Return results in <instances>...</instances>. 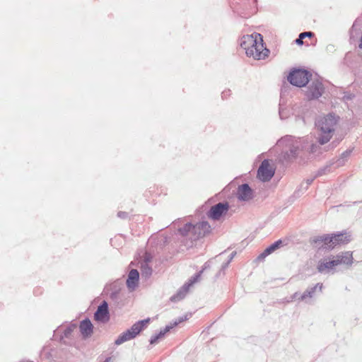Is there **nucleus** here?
Instances as JSON below:
<instances>
[{"label":"nucleus","instance_id":"1","mask_svg":"<svg viewBox=\"0 0 362 362\" xmlns=\"http://www.w3.org/2000/svg\"><path fill=\"white\" fill-rule=\"evenodd\" d=\"M240 44L246 55L255 59H263L269 53V50L264 47L262 36L257 33L243 36Z\"/></svg>","mask_w":362,"mask_h":362},{"label":"nucleus","instance_id":"2","mask_svg":"<svg viewBox=\"0 0 362 362\" xmlns=\"http://www.w3.org/2000/svg\"><path fill=\"white\" fill-rule=\"evenodd\" d=\"M338 118L332 114H329L325 117H320L316 121V127L319 130V143L323 145L327 143L332 138L335 127L337 124Z\"/></svg>","mask_w":362,"mask_h":362},{"label":"nucleus","instance_id":"3","mask_svg":"<svg viewBox=\"0 0 362 362\" xmlns=\"http://www.w3.org/2000/svg\"><path fill=\"white\" fill-rule=\"evenodd\" d=\"M276 146L283 148L282 154L284 159L286 160H291L295 158L298 151L305 148L300 139H295L289 135L280 139L277 141Z\"/></svg>","mask_w":362,"mask_h":362},{"label":"nucleus","instance_id":"4","mask_svg":"<svg viewBox=\"0 0 362 362\" xmlns=\"http://www.w3.org/2000/svg\"><path fill=\"white\" fill-rule=\"evenodd\" d=\"M211 226L206 221H202L196 224L191 223H186L182 228H180L178 231L180 234L188 238L192 242L204 237L209 233Z\"/></svg>","mask_w":362,"mask_h":362},{"label":"nucleus","instance_id":"5","mask_svg":"<svg viewBox=\"0 0 362 362\" xmlns=\"http://www.w3.org/2000/svg\"><path fill=\"white\" fill-rule=\"evenodd\" d=\"M151 319L146 318L143 320H139L134 323L130 329L126 330L119 335L115 340V344L117 346L134 339L142 330H144L149 323Z\"/></svg>","mask_w":362,"mask_h":362},{"label":"nucleus","instance_id":"6","mask_svg":"<svg viewBox=\"0 0 362 362\" xmlns=\"http://www.w3.org/2000/svg\"><path fill=\"white\" fill-rule=\"evenodd\" d=\"M311 76V74L305 69H294L290 71L287 80L293 86L304 87L309 82Z\"/></svg>","mask_w":362,"mask_h":362},{"label":"nucleus","instance_id":"7","mask_svg":"<svg viewBox=\"0 0 362 362\" xmlns=\"http://www.w3.org/2000/svg\"><path fill=\"white\" fill-rule=\"evenodd\" d=\"M324 90V86L319 79L313 80L305 91V96L310 100L318 99L322 96Z\"/></svg>","mask_w":362,"mask_h":362},{"label":"nucleus","instance_id":"8","mask_svg":"<svg viewBox=\"0 0 362 362\" xmlns=\"http://www.w3.org/2000/svg\"><path fill=\"white\" fill-rule=\"evenodd\" d=\"M275 173L274 168L270 165L269 160H264L257 170V177L263 182L269 181Z\"/></svg>","mask_w":362,"mask_h":362},{"label":"nucleus","instance_id":"9","mask_svg":"<svg viewBox=\"0 0 362 362\" xmlns=\"http://www.w3.org/2000/svg\"><path fill=\"white\" fill-rule=\"evenodd\" d=\"M202 274V271H200L199 273H197L193 277H192L189 279V282L185 284L179 289V291L177 292V293L170 298V300L173 302H177V301H179V300L183 299L185 297V296L187 295V293H188L189 287L199 280Z\"/></svg>","mask_w":362,"mask_h":362},{"label":"nucleus","instance_id":"10","mask_svg":"<svg viewBox=\"0 0 362 362\" xmlns=\"http://www.w3.org/2000/svg\"><path fill=\"white\" fill-rule=\"evenodd\" d=\"M229 209V204L227 202H220L213 206L208 211V217L213 220H218L221 216L226 214Z\"/></svg>","mask_w":362,"mask_h":362},{"label":"nucleus","instance_id":"11","mask_svg":"<svg viewBox=\"0 0 362 362\" xmlns=\"http://www.w3.org/2000/svg\"><path fill=\"white\" fill-rule=\"evenodd\" d=\"M94 318L96 321L105 323L110 320L108 305L106 301H103L98 307L94 314Z\"/></svg>","mask_w":362,"mask_h":362},{"label":"nucleus","instance_id":"12","mask_svg":"<svg viewBox=\"0 0 362 362\" xmlns=\"http://www.w3.org/2000/svg\"><path fill=\"white\" fill-rule=\"evenodd\" d=\"M335 267L333 258L325 257L318 262L317 269L321 274H328L333 271Z\"/></svg>","mask_w":362,"mask_h":362},{"label":"nucleus","instance_id":"13","mask_svg":"<svg viewBox=\"0 0 362 362\" xmlns=\"http://www.w3.org/2000/svg\"><path fill=\"white\" fill-rule=\"evenodd\" d=\"M332 258L334 261L335 266H338L339 264H346L349 266L352 264L354 260L352 252L349 251L340 252L336 256H333Z\"/></svg>","mask_w":362,"mask_h":362},{"label":"nucleus","instance_id":"14","mask_svg":"<svg viewBox=\"0 0 362 362\" xmlns=\"http://www.w3.org/2000/svg\"><path fill=\"white\" fill-rule=\"evenodd\" d=\"M314 242L317 246L325 249L334 248V240L333 235L329 236V235H325L318 236L314 239Z\"/></svg>","mask_w":362,"mask_h":362},{"label":"nucleus","instance_id":"15","mask_svg":"<svg viewBox=\"0 0 362 362\" xmlns=\"http://www.w3.org/2000/svg\"><path fill=\"white\" fill-rule=\"evenodd\" d=\"M237 196L240 200L248 201L252 198L253 192L248 184H243L238 188Z\"/></svg>","mask_w":362,"mask_h":362},{"label":"nucleus","instance_id":"16","mask_svg":"<svg viewBox=\"0 0 362 362\" xmlns=\"http://www.w3.org/2000/svg\"><path fill=\"white\" fill-rule=\"evenodd\" d=\"M323 285L321 283L316 284L314 286L308 288L306 291L298 298L301 301H306L307 298H312L317 291L322 292Z\"/></svg>","mask_w":362,"mask_h":362},{"label":"nucleus","instance_id":"17","mask_svg":"<svg viewBox=\"0 0 362 362\" xmlns=\"http://www.w3.org/2000/svg\"><path fill=\"white\" fill-rule=\"evenodd\" d=\"M283 245V242L281 240H278L277 241L274 242L272 245H270L269 247H267L262 253H260L257 259L259 261H262L266 257L269 255L270 254L273 253L274 251H276L277 249L280 248Z\"/></svg>","mask_w":362,"mask_h":362},{"label":"nucleus","instance_id":"18","mask_svg":"<svg viewBox=\"0 0 362 362\" xmlns=\"http://www.w3.org/2000/svg\"><path fill=\"white\" fill-rule=\"evenodd\" d=\"M139 279V272L136 269H132L129 274L127 279V288L131 290L134 291L136 287L138 286Z\"/></svg>","mask_w":362,"mask_h":362},{"label":"nucleus","instance_id":"19","mask_svg":"<svg viewBox=\"0 0 362 362\" xmlns=\"http://www.w3.org/2000/svg\"><path fill=\"white\" fill-rule=\"evenodd\" d=\"M76 328L75 324H71L67 326L66 328L59 327L54 331V335L57 337V334H61L60 341L64 340L65 338H69L71 336L73 331Z\"/></svg>","mask_w":362,"mask_h":362},{"label":"nucleus","instance_id":"20","mask_svg":"<svg viewBox=\"0 0 362 362\" xmlns=\"http://www.w3.org/2000/svg\"><path fill=\"white\" fill-rule=\"evenodd\" d=\"M79 329L81 334L84 337H88L93 333V325L88 319L83 320L81 322Z\"/></svg>","mask_w":362,"mask_h":362},{"label":"nucleus","instance_id":"21","mask_svg":"<svg viewBox=\"0 0 362 362\" xmlns=\"http://www.w3.org/2000/svg\"><path fill=\"white\" fill-rule=\"evenodd\" d=\"M334 247L339 244L348 243L351 239L350 235H347L346 233H339L337 234H333Z\"/></svg>","mask_w":362,"mask_h":362},{"label":"nucleus","instance_id":"22","mask_svg":"<svg viewBox=\"0 0 362 362\" xmlns=\"http://www.w3.org/2000/svg\"><path fill=\"white\" fill-rule=\"evenodd\" d=\"M170 329H172V327H169L167 325L165 328L161 329L158 334H156L152 336L149 340L151 344H156L158 342V341L163 339L165 334L168 332Z\"/></svg>","mask_w":362,"mask_h":362},{"label":"nucleus","instance_id":"23","mask_svg":"<svg viewBox=\"0 0 362 362\" xmlns=\"http://www.w3.org/2000/svg\"><path fill=\"white\" fill-rule=\"evenodd\" d=\"M351 152H352V150H351V149L344 151L341 153V157L337 160L336 166L339 167V166L343 165L344 164V162H345L346 158H348L350 156Z\"/></svg>","mask_w":362,"mask_h":362},{"label":"nucleus","instance_id":"24","mask_svg":"<svg viewBox=\"0 0 362 362\" xmlns=\"http://www.w3.org/2000/svg\"><path fill=\"white\" fill-rule=\"evenodd\" d=\"M141 269L142 276H144L145 277L148 278L151 275L152 269L151 267L148 265V263L146 262L142 263Z\"/></svg>","mask_w":362,"mask_h":362},{"label":"nucleus","instance_id":"25","mask_svg":"<svg viewBox=\"0 0 362 362\" xmlns=\"http://www.w3.org/2000/svg\"><path fill=\"white\" fill-rule=\"evenodd\" d=\"M313 35V33L312 32H303L301 33L298 37L296 40V42L298 45H303V40H305V37H312Z\"/></svg>","mask_w":362,"mask_h":362},{"label":"nucleus","instance_id":"26","mask_svg":"<svg viewBox=\"0 0 362 362\" xmlns=\"http://www.w3.org/2000/svg\"><path fill=\"white\" fill-rule=\"evenodd\" d=\"M187 319V318L186 316L180 317L178 319L175 320L173 323H170V325H169L168 326L172 327V329H173V327H176L180 323L185 321Z\"/></svg>","mask_w":362,"mask_h":362},{"label":"nucleus","instance_id":"27","mask_svg":"<svg viewBox=\"0 0 362 362\" xmlns=\"http://www.w3.org/2000/svg\"><path fill=\"white\" fill-rule=\"evenodd\" d=\"M332 165H333V164H330L329 165H327V166H325L324 168L320 169V170L318 171L317 175H322L325 174L327 172H330V171H331V168H332Z\"/></svg>","mask_w":362,"mask_h":362},{"label":"nucleus","instance_id":"28","mask_svg":"<svg viewBox=\"0 0 362 362\" xmlns=\"http://www.w3.org/2000/svg\"><path fill=\"white\" fill-rule=\"evenodd\" d=\"M354 97V95L349 93H344V95L343 97V100L344 102L347 103L349 100H351Z\"/></svg>","mask_w":362,"mask_h":362},{"label":"nucleus","instance_id":"29","mask_svg":"<svg viewBox=\"0 0 362 362\" xmlns=\"http://www.w3.org/2000/svg\"><path fill=\"white\" fill-rule=\"evenodd\" d=\"M117 216L120 218H127L128 217V213L127 212H124V211H119L118 212L117 214Z\"/></svg>","mask_w":362,"mask_h":362},{"label":"nucleus","instance_id":"30","mask_svg":"<svg viewBox=\"0 0 362 362\" xmlns=\"http://www.w3.org/2000/svg\"><path fill=\"white\" fill-rule=\"evenodd\" d=\"M319 148L317 144H312L310 147V153H315L317 152V148Z\"/></svg>","mask_w":362,"mask_h":362},{"label":"nucleus","instance_id":"31","mask_svg":"<svg viewBox=\"0 0 362 362\" xmlns=\"http://www.w3.org/2000/svg\"><path fill=\"white\" fill-rule=\"evenodd\" d=\"M230 262H229L228 261H227V262L223 264V265L221 266V271H224L229 265Z\"/></svg>","mask_w":362,"mask_h":362},{"label":"nucleus","instance_id":"32","mask_svg":"<svg viewBox=\"0 0 362 362\" xmlns=\"http://www.w3.org/2000/svg\"><path fill=\"white\" fill-rule=\"evenodd\" d=\"M236 255V252H233L230 256H229V259H228V262H230L232 261V259L234 258V257Z\"/></svg>","mask_w":362,"mask_h":362},{"label":"nucleus","instance_id":"33","mask_svg":"<svg viewBox=\"0 0 362 362\" xmlns=\"http://www.w3.org/2000/svg\"><path fill=\"white\" fill-rule=\"evenodd\" d=\"M299 296V293L298 292H296L291 297L292 300L296 298Z\"/></svg>","mask_w":362,"mask_h":362},{"label":"nucleus","instance_id":"34","mask_svg":"<svg viewBox=\"0 0 362 362\" xmlns=\"http://www.w3.org/2000/svg\"><path fill=\"white\" fill-rule=\"evenodd\" d=\"M208 267H209V263H208V262H206V263L204 264V268H203V269H202V271L203 272V270H204V269H207Z\"/></svg>","mask_w":362,"mask_h":362},{"label":"nucleus","instance_id":"35","mask_svg":"<svg viewBox=\"0 0 362 362\" xmlns=\"http://www.w3.org/2000/svg\"><path fill=\"white\" fill-rule=\"evenodd\" d=\"M359 47L362 48V36H361V42H360V45H359Z\"/></svg>","mask_w":362,"mask_h":362},{"label":"nucleus","instance_id":"36","mask_svg":"<svg viewBox=\"0 0 362 362\" xmlns=\"http://www.w3.org/2000/svg\"><path fill=\"white\" fill-rule=\"evenodd\" d=\"M110 361V358H107L103 362H109Z\"/></svg>","mask_w":362,"mask_h":362},{"label":"nucleus","instance_id":"37","mask_svg":"<svg viewBox=\"0 0 362 362\" xmlns=\"http://www.w3.org/2000/svg\"><path fill=\"white\" fill-rule=\"evenodd\" d=\"M312 181H313L312 180H308V184L310 185L312 182Z\"/></svg>","mask_w":362,"mask_h":362},{"label":"nucleus","instance_id":"38","mask_svg":"<svg viewBox=\"0 0 362 362\" xmlns=\"http://www.w3.org/2000/svg\"><path fill=\"white\" fill-rule=\"evenodd\" d=\"M279 115H280V117H281V112L279 111Z\"/></svg>","mask_w":362,"mask_h":362}]
</instances>
